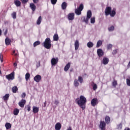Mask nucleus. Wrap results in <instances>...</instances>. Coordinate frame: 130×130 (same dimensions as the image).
<instances>
[{
    "label": "nucleus",
    "instance_id": "nucleus-4",
    "mask_svg": "<svg viewBox=\"0 0 130 130\" xmlns=\"http://www.w3.org/2000/svg\"><path fill=\"white\" fill-rule=\"evenodd\" d=\"M83 10H84V5L81 4L77 9H75V13L79 16L82 14Z\"/></svg>",
    "mask_w": 130,
    "mask_h": 130
},
{
    "label": "nucleus",
    "instance_id": "nucleus-25",
    "mask_svg": "<svg viewBox=\"0 0 130 130\" xmlns=\"http://www.w3.org/2000/svg\"><path fill=\"white\" fill-rule=\"evenodd\" d=\"M39 111V108L37 107H35V106L33 107L32 112H34V113H38Z\"/></svg>",
    "mask_w": 130,
    "mask_h": 130
},
{
    "label": "nucleus",
    "instance_id": "nucleus-55",
    "mask_svg": "<svg viewBox=\"0 0 130 130\" xmlns=\"http://www.w3.org/2000/svg\"><path fill=\"white\" fill-rule=\"evenodd\" d=\"M13 66L15 68H16V67H17V63L16 62H14L13 63Z\"/></svg>",
    "mask_w": 130,
    "mask_h": 130
},
{
    "label": "nucleus",
    "instance_id": "nucleus-16",
    "mask_svg": "<svg viewBox=\"0 0 130 130\" xmlns=\"http://www.w3.org/2000/svg\"><path fill=\"white\" fill-rule=\"evenodd\" d=\"M71 68V62H68L64 68V72H68Z\"/></svg>",
    "mask_w": 130,
    "mask_h": 130
},
{
    "label": "nucleus",
    "instance_id": "nucleus-13",
    "mask_svg": "<svg viewBox=\"0 0 130 130\" xmlns=\"http://www.w3.org/2000/svg\"><path fill=\"white\" fill-rule=\"evenodd\" d=\"M108 62H109V59L106 57H104L102 60L103 64H108Z\"/></svg>",
    "mask_w": 130,
    "mask_h": 130
},
{
    "label": "nucleus",
    "instance_id": "nucleus-2",
    "mask_svg": "<svg viewBox=\"0 0 130 130\" xmlns=\"http://www.w3.org/2000/svg\"><path fill=\"white\" fill-rule=\"evenodd\" d=\"M105 16H110L112 18L114 17L115 15H116V12L115 11V10L111 9V7H107L105 10Z\"/></svg>",
    "mask_w": 130,
    "mask_h": 130
},
{
    "label": "nucleus",
    "instance_id": "nucleus-20",
    "mask_svg": "<svg viewBox=\"0 0 130 130\" xmlns=\"http://www.w3.org/2000/svg\"><path fill=\"white\" fill-rule=\"evenodd\" d=\"M42 22V17L41 16H39L37 20V25H40Z\"/></svg>",
    "mask_w": 130,
    "mask_h": 130
},
{
    "label": "nucleus",
    "instance_id": "nucleus-31",
    "mask_svg": "<svg viewBox=\"0 0 130 130\" xmlns=\"http://www.w3.org/2000/svg\"><path fill=\"white\" fill-rule=\"evenodd\" d=\"M101 45H102V41L99 40L96 43V48H98L99 47H100Z\"/></svg>",
    "mask_w": 130,
    "mask_h": 130
},
{
    "label": "nucleus",
    "instance_id": "nucleus-18",
    "mask_svg": "<svg viewBox=\"0 0 130 130\" xmlns=\"http://www.w3.org/2000/svg\"><path fill=\"white\" fill-rule=\"evenodd\" d=\"M91 86L92 87L93 91H96V90L98 89V86H97V84H96V83H94L93 82L91 83Z\"/></svg>",
    "mask_w": 130,
    "mask_h": 130
},
{
    "label": "nucleus",
    "instance_id": "nucleus-1",
    "mask_svg": "<svg viewBox=\"0 0 130 130\" xmlns=\"http://www.w3.org/2000/svg\"><path fill=\"white\" fill-rule=\"evenodd\" d=\"M76 102L77 103L78 105L82 108V110H84L86 108V103L87 102V99L85 98L83 95H81L80 99H76Z\"/></svg>",
    "mask_w": 130,
    "mask_h": 130
},
{
    "label": "nucleus",
    "instance_id": "nucleus-11",
    "mask_svg": "<svg viewBox=\"0 0 130 130\" xmlns=\"http://www.w3.org/2000/svg\"><path fill=\"white\" fill-rule=\"evenodd\" d=\"M25 104H26V100L22 99L21 100L19 103L18 105L20 106V107H21V108H23L24 106H25Z\"/></svg>",
    "mask_w": 130,
    "mask_h": 130
},
{
    "label": "nucleus",
    "instance_id": "nucleus-48",
    "mask_svg": "<svg viewBox=\"0 0 130 130\" xmlns=\"http://www.w3.org/2000/svg\"><path fill=\"white\" fill-rule=\"evenodd\" d=\"M117 53V49L114 50L112 52V54L114 55L115 54H116Z\"/></svg>",
    "mask_w": 130,
    "mask_h": 130
},
{
    "label": "nucleus",
    "instance_id": "nucleus-60",
    "mask_svg": "<svg viewBox=\"0 0 130 130\" xmlns=\"http://www.w3.org/2000/svg\"><path fill=\"white\" fill-rule=\"evenodd\" d=\"M74 71V69H71L70 72H73Z\"/></svg>",
    "mask_w": 130,
    "mask_h": 130
},
{
    "label": "nucleus",
    "instance_id": "nucleus-35",
    "mask_svg": "<svg viewBox=\"0 0 130 130\" xmlns=\"http://www.w3.org/2000/svg\"><path fill=\"white\" fill-rule=\"evenodd\" d=\"M41 43L40 42V41H36L35 43H34V47H36L37 45H40Z\"/></svg>",
    "mask_w": 130,
    "mask_h": 130
},
{
    "label": "nucleus",
    "instance_id": "nucleus-58",
    "mask_svg": "<svg viewBox=\"0 0 130 130\" xmlns=\"http://www.w3.org/2000/svg\"><path fill=\"white\" fill-rule=\"evenodd\" d=\"M124 130H130V128L128 127H125Z\"/></svg>",
    "mask_w": 130,
    "mask_h": 130
},
{
    "label": "nucleus",
    "instance_id": "nucleus-27",
    "mask_svg": "<svg viewBox=\"0 0 130 130\" xmlns=\"http://www.w3.org/2000/svg\"><path fill=\"white\" fill-rule=\"evenodd\" d=\"M105 121L107 124H109V123H110V117L108 116H106Z\"/></svg>",
    "mask_w": 130,
    "mask_h": 130
},
{
    "label": "nucleus",
    "instance_id": "nucleus-49",
    "mask_svg": "<svg viewBox=\"0 0 130 130\" xmlns=\"http://www.w3.org/2000/svg\"><path fill=\"white\" fill-rule=\"evenodd\" d=\"M26 97V93L25 92L22 93L21 95V98H25Z\"/></svg>",
    "mask_w": 130,
    "mask_h": 130
},
{
    "label": "nucleus",
    "instance_id": "nucleus-36",
    "mask_svg": "<svg viewBox=\"0 0 130 130\" xmlns=\"http://www.w3.org/2000/svg\"><path fill=\"white\" fill-rule=\"evenodd\" d=\"M17 91H18V87L15 86L12 87L13 93H17Z\"/></svg>",
    "mask_w": 130,
    "mask_h": 130
},
{
    "label": "nucleus",
    "instance_id": "nucleus-45",
    "mask_svg": "<svg viewBox=\"0 0 130 130\" xmlns=\"http://www.w3.org/2000/svg\"><path fill=\"white\" fill-rule=\"evenodd\" d=\"M26 108L27 109V110L28 112L30 111V110H31V106H30V105H27Z\"/></svg>",
    "mask_w": 130,
    "mask_h": 130
},
{
    "label": "nucleus",
    "instance_id": "nucleus-14",
    "mask_svg": "<svg viewBox=\"0 0 130 130\" xmlns=\"http://www.w3.org/2000/svg\"><path fill=\"white\" fill-rule=\"evenodd\" d=\"M90 19L89 18H88L87 17H85V16H83L81 18V20L82 21V22H84L86 24H88L89 23V20Z\"/></svg>",
    "mask_w": 130,
    "mask_h": 130
},
{
    "label": "nucleus",
    "instance_id": "nucleus-47",
    "mask_svg": "<svg viewBox=\"0 0 130 130\" xmlns=\"http://www.w3.org/2000/svg\"><path fill=\"white\" fill-rule=\"evenodd\" d=\"M22 4H27L29 0H21Z\"/></svg>",
    "mask_w": 130,
    "mask_h": 130
},
{
    "label": "nucleus",
    "instance_id": "nucleus-7",
    "mask_svg": "<svg viewBox=\"0 0 130 130\" xmlns=\"http://www.w3.org/2000/svg\"><path fill=\"white\" fill-rule=\"evenodd\" d=\"M98 99L97 98H93L91 101V106H96L97 104H98Z\"/></svg>",
    "mask_w": 130,
    "mask_h": 130
},
{
    "label": "nucleus",
    "instance_id": "nucleus-28",
    "mask_svg": "<svg viewBox=\"0 0 130 130\" xmlns=\"http://www.w3.org/2000/svg\"><path fill=\"white\" fill-rule=\"evenodd\" d=\"M74 85L75 87H79L80 83H79L78 79H76L74 80Z\"/></svg>",
    "mask_w": 130,
    "mask_h": 130
},
{
    "label": "nucleus",
    "instance_id": "nucleus-51",
    "mask_svg": "<svg viewBox=\"0 0 130 130\" xmlns=\"http://www.w3.org/2000/svg\"><path fill=\"white\" fill-rule=\"evenodd\" d=\"M122 128V125H121V124H120L118 125V128H120V129H121Z\"/></svg>",
    "mask_w": 130,
    "mask_h": 130
},
{
    "label": "nucleus",
    "instance_id": "nucleus-19",
    "mask_svg": "<svg viewBox=\"0 0 130 130\" xmlns=\"http://www.w3.org/2000/svg\"><path fill=\"white\" fill-rule=\"evenodd\" d=\"M29 7L33 12L36 10V6H35V4L34 3H30L29 4Z\"/></svg>",
    "mask_w": 130,
    "mask_h": 130
},
{
    "label": "nucleus",
    "instance_id": "nucleus-30",
    "mask_svg": "<svg viewBox=\"0 0 130 130\" xmlns=\"http://www.w3.org/2000/svg\"><path fill=\"white\" fill-rule=\"evenodd\" d=\"M59 37L58 35L55 34L53 36V40L54 41H58Z\"/></svg>",
    "mask_w": 130,
    "mask_h": 130
},
{
    "label": "nucleus",
    "instance_id": "nucleus-34",
    "mask_svg": "<svg viewBox=\"0 0 130 130\" xmlns=\"http://www.w3.org/2000/svg\"><path fill=\"white\" fill-rule=\"evenodd\" d=\"M112 86L114 88H116V86H117V81L114 80L112 82Z\"/></svg>",
    "mask_w": 130,
    "mask_h": 130
},
{
    "label": "nucleus",
    "instance_id": "nucleus-56",
    "mask_svg": "<svg viewBox=\"0 0 130 130\" xmlns=\"http://www.w3.org/2000/svg\"><path fill=\"white\" fill-rule=\"evenodd\" d=\"M7 33H8V29L6 30L5 33H4L5 35H7Z\"/></svg>",
    "mask_w": 130,
    "mask_h": 130
},
{
    "label": "nucleus",
    "instance_id": "nucleus-29",
    "mask_svg": "<svg viewBox=\"0 0 130 130\" xmlns=\"http://www.w3.org/2000/svg\"><path fill=\"white\" fill-rule=\"evenodd\" d=\"M67 3L63 2L61 5L62 10H66L67 9Z\"/></svg>",
    "mask_w": 130,
    "mask_h": 130
},
{
    "label": "nucleus",
    "instance_id": "nucleus-32",
    "mask_svg": "<svg viewBox=\"0 0 130 130\" xmlns=\"http://www.w3.org/2000/svg\"><path fill=\"white\" fill-rule=\"evenodd\" d=\"M5 127H6L7 129H10V128L12 127V125L10 123H6L5 124Z\"/></svg>",
    "mask_w": 130,
    "mask_h": 130
},
{
    "label": "nucleus",
    "instance_id": "nucleus-38",
    "mask_svg": "<svg viewBox=\"0 0 130 130\" xmlns=\"http://www.w3.org/2000/svg\"><path fill=\"white\" fill-rule=\"evenodd\" d=\"M83 77H82V76H79L78 77V82H79V83H80V84H82L83 82Z\"/></svg>",
    "mask_w": 130,
    "mask_h": 130
},
{
    "label": "nucleus",
    "instance_id": "nucleus-59",
    "mask_svg": "<svg viewBox=\"0 0 130 130\" xmlns=\"http://www.w3.org/2000/svg\"><path fill=\"white\" fill-rule=\"evenodd\" d=\"M2 35V29H0V36Z\"/></svg>",
    "mask_w": 130,
    "mask_h": 130
},
{
    "label": "nucleus",
    "instance_id": "nucleus-21",
    "mask_svg": "<svg viewBox=\"0 0 130 130\" xmlns=\"http://www.w3.org/2000/svg\"><path fill=\"white\" fill-rule=\"evenodd\" d=\"M9 98H10V94L7 93L3 96V99L4 101H7V100H9Z\"/></svg>",
    "mask_w": 130,
    "mask_h": 130
},
{
    "label": "nucleus",
    "instance_id": "nucleus-17",
    "mask_svg": "<svg viewBox=\"0 0 130 130\" xmlns=\"http://www.w3.org/2000/svg\"><path fill=\"white\" fill-rule=\"evenodd\" d=\"M74 45H75V50H78V49H79V46H80V44L79 43V40H76L75 41Z\"/></svg>",
    "mask_w": 130,
    "mask_h": 130
},
{
    "label": "nucleus",
    "instance_id": "nucleus-33",
    "mask_svg": "<svg viewBox=\"0 0 130 130\" xmlns=\"http://www.w3.org/2000/svg\"><path fill=\"white\" fill-rule=\"evenodd\" d=\"M87 46L89 47V48H91L94 46V44L92 42H89L87 44Z\"/></svg>",
    "mask_w": 130,
    "mask_h": 130
},
{
    "label": "nucleus",
    "instance_id": "nucleus-24",
    "mask_svg": "<svg viewBox=\"0 0 130 130\" xmlns=\"http://www.w3.org/2000/svg\"><path fill=\"white\" fill-rule=\"evenodd\" d=\"M14 4L16 7H20L21 6V1L19 0H15Z\"/></svg>",
    "mask_w": 130,
    "mask_h": 130
},
{
    "label": "nucleus",
    "instance_id": "nucleus-46",
    "mask_svg": "<svg viewBox=\"0 0 130 130\" xmlns=\"http://www.w3.org/2000/svg\"><path fill=\"white\" fill-rule=\"evenodd\" d=\"M57 2V0H51V4L52 5H55Z\"/></svg>",
    "mask_w": 130,
    "mask_h": 130
},
{
    "label": "nucleus",
    "instance_id": "nucleus-44",
    "mask_svg": "<svg viewBox=\"0 0 130 130\" xmlns=\"http://www.w3.org/2000/svg\"><path fill=\"white\" fill-rule=\"evenodd\" d=\"M126 84L127 86H128L130 87V79H126Z\"/></svg>",
    "mask_w": 130,
    "mask_h": 130
},
{
    "label": "nucleus",
    "instance_id": "nucleus-6",
    "mask_svg": "<svg viewBox=\"0 0 130 130\" xmlns=\"http://www.w3.org/2000/svg\"><path fill=\"white\" fill-rule=\"evenodd\" d=\"M99 127L101 130H105V127H106V123L104 121H101L100 122Z\"/></svg>",
    "mask_w": 130,
    "mask_h": 130
},
{
    "label": "nucleus",
    "instance_id": "nucleus-37",
    "mask_svg": "<svg viewBox=\"0 0 130 130\" xmlns=\"http://www.w3.org/2000/svg\"><path fill=\"white\" fill-rule=\"evenodd\" d=\"M30 79V73H27L25 74V80L26 81H28Z\"/></svg>",
    "mask_w": 130,
    "mask_h": 130
},
{
    "label": "nucleus",
    "instance_id": "nucleus-5",
    "mask_svg": "<svg viewBox=\"0 0 130 130\" xmlns=\"http://www.w3.org/2000/svg\"><path fill=\"white\" fill-rule=\"evenodd\" d=\"M6 78L7 80H9V81H10V80L13 81V80L15 79V72H13L11 74L6 75Z\"/></svg>",
    "mask_w": 130,
    "mask_h": 130
},
{
    "label": "nucleus",
    "instance_id": "nucleus-26",
    "mask_svg": "<svg viewBox=\"0 0 130 130\" xmlns=\"http://www.w3.org/2000/svg\"><path fill=\"white\" fill-rule=\"evenodd\" d=\"M19 112H20V110H19V109L15 108L13 110L14 115H18L19 114Z\"/></svg>",
    "mask_w": 130,
    "mask_h": 130
},
{
    "label": "nucleus",
    "instance_id": "nucleus-50",
    "mask_svg": "<svg viewBox=\"0 0 130 130\" xmlns=\"http://www.w3.org/2000/svg\"><path fill=\"white\" fill-rule=\"evenodd\" d=\"M13 54H14L15 56H18V53H16V51L14 50L13 51Z\"/></svg>",
    "mask_w": 130,
    "mask_h": 130
},
{
    "label": "nucleus",
    "instance_id": "nucleus-3",
    "mask_svg": "<svg viewBox=\"0 0 130 130\" xmlns=\"http://www.w3.org/2000/svg\"><path fill=\"white\" fill-rule=\"evenodd\" d=\"M43 45L46 49H50V48H51V40L50 38H46L43 43Z\"/></svg>",
    "mask_w": 130,
    "mask_h": 130
},
{
    "label": "nucleus",
    "instance_id": "nucleus-42",
    "mask_svg": "<svg viewBox=\"0 0 130 130\" xmlns=\"http://www.w3.org/2000/svg\"><path fill=\"white\" fill-rule=\"evenodd\" d=\"M90 22L91 24L95 23V17H92L90 19Z\"/></svg>",
    "mask_w": 130,
    "mask_h": 130
},
{
    "label": "nucleus",
    "instance_id": "nucleus-8",
    "mask_svg": "<svg viewBox=\"0 0 130 130\" xmlns=\"http://www.w3.org/2000/svg\"><path fill=\"white\" fill-rule=\"evenodd\" d=\"M58 62V58H53L51 59V63L52 66H55Z\"/></svg>",
    "mask_w": 130,
    "mask_h": 130
},
{
    "label": "nucleus",
    "instance_id": "nucleus-15",
    "mask_svg": "<svg viewBox=\"0 0 130 130\" xmlns=\"http://www.w3.org/2000/svg\"><path fill=\"white\" fill-rule=\"evenodd\" d=\"M60 128H61V124L59 122L56 123V124L55 125V129L60 130Z\"/></svg>",
    "mask_w": 130,
    "mask_h": 130
},
{
    "label": "nucleus",
    "instance_id": "nucleus-52",
    "mask_svg": "<svg viewBox=\"0 0 130 130\" xmlns=\"http://www.w3.org/2000/svg\"><path fill=\"white\" fill-rule=\"evenodd\" d=\"M59 103V102L57 100H55L54 102V104H55L56 105H58Z\"/></svg>",
    "mask_w": 130,
    "mask_h": 130
},
{
    "label": "nucleus",
    "instance_id": "nucleus-23",
    "mask_svg": "<svg viewBox=\"0 0 130 130\" xmlns=\"http://www.w3.org/2000/svg\"><path fill=\"white\" fill-rule=\"evenodd\" d=\"M11 39H10L9 38H6L5 39V44L6 45L8 46L9 44H11Z\"/></svg>",
    "mask_w": 130,
    "mask_h": 130
},
{
    "label": "nucleus",
    "instance_id": "nucleus-9",
    "mask_svg": "<svg viewBox=\"0 0 130 130\" xmlns=\"http://www.w3.org/2000/svg\"><path fill=\"white\" fill-rule=\"evenodd\" d=\"M68 19L69 21H73L75 19V13H69L68 15Z\"/></svg>",
    "mask_w": 130,
    "mask_h": 130
},
{
    "label": "nucleus",
    "instance_id": "nucleus-40",
    "mask_svg": "<svg viewBox=\"0 0 130 130\" xmlns=\"http://www.w3.org/2000/svg\"><path fill=\"white\" fill-rule=\"evenodd\" d=\"M112 48V45L111 44H109L107 46V50H109V49H111Z\"/></svg>",
    "mask_w": 130,
    "mask_h": 130
},
{
    "label": "nucleus",
    "instance_id": "nucleus-61",
    "mask_svg": "<svg viewBox=\"0 0 130 130\" xmlns=\"http://www.w3.org/2000/svg\"><path fill=\"white\" fill-rule=\"evenodd\" d=\"M0 75H2V71L0 70Z\"/></svg>",
    "mask_w": 130,
    "mask_h": 130
},
{
    "label": "nucleus",
    "instance_id": "nucleus-53",
    "mask_svg": "<svg viewBox=\"0 0 130 130\" xmlns=\"http://www.w3.org/2000/svg\"><path fill=\"white\" fill-rule=\"evenodd\" d=\"M33 2L34 4H37V3H38V0H33Z\"/></svg>",
    "mask_w": 130,
    "mask_h": 130
},
{
    "label": "nucleus",
    "instance_id": "nucleus-22",
    "mask_svg": "<svg viewBox=\"0 0 130 130\" xmlns=\"http://www.w3.org/2000/svg\"><path fill=\"white\" fill-rule=\"evenodd\" d=\"M88 19H91V17H92V11L91 10H88L87 12V16Z\"/></svg>",
    "mask_w": 130,
    "mask_h": 130
},
{
    "label": "nucleus",
    "instance_id": "nucleus-54",
    "mask_svg": "<svg viewBox=\"0 0 130 130\" xmlns=\"http://www.w3.org/2000/svg\"><path fill=\"white\" fill-rule=\"evenodd\" d=\"M46 104H47V102L46 101H45L44 104V107H46Z\"/></svg>",
    "mask_w": 130,
    "mask_h": 130
},
{
    "label": "nucleus",
    "instance_id": "nucleus-10",
    "mask_svg": "<svg viewBox=\"0 0 130 130\" xmlns=\"http://www.w3.org/2000/svg\"><path fill=\"white\" fill-rule=\"evenodd\" d=\"M97 53L99 57H102L104 55V52L102 49H98L97 50Z\"/></svg>",
    "mask_w": 130,
    "mask_h": 130
},
{
    "label": "nucleus",
    "instance_id": "nucleus-43",
    "mask_svg": "<svg viewBox=\"0 0 130 130\" xmlns=\"http://www.w3.org/2000/svg\"><path fill=\"white\" fill-rule=\"evenodd\" d=\"M0 60L1 62H3V61H4V56H3V54H2V53H0Z\"/></svg>",
    "mask_w": 130,
    "mask_h": 130
},
{
    "label": "nucleus",
    "instance_id": "nucleus-12",
    "mask_svg": "<svg viewBox=\"0 0 130 130\" xmlns=\"http://www.w3.org/2000/svg\"><path fill=\"white\" fill-rule=\"evenodd\" d=\"M41 79H42L41 76L39 75H37L36 76H35L34 80L37 83H39V82L41 81Z\"/></svg>",
    "mask_w": 130,
    "mask_h": 130
},
{
    "label": "nucleus",
    "instance_id": "nucleus-41",
    "mask_svg": "<svg viewBox=\"0 0 130 130\" xmlns=\"http://www.w3.org/2000/svg\"><path fill=\"white\" fill-rule=\"evenodd\" d=\"M109 31H113L114 30V26L113 25L111 26L108 28Z\"/></svg>",
    "mask_w": 130,
    "mask_h": 130
},
{
    "label": "nucleus",
    "instance_id": "nucleus-39",
    "mask_svg": "<svg viewBox=\"0 0 130 130\" xmlns=\"http://www.w3.org/2000/svg\"><path fill=\"white\" fill-rule=\"evenodd\" d=\"M11 16H12V18H13V19H16L17 18V13L14 12L11 14Z\"/></svg>",
    "mask_w": 130,
    "mask_h": 130
},
{
    "label": "nucleus",
    "instance_id": "nucleus-57",
    "mask_svg": "<svg viewBox=\"0 0 130 130\" xmlns=\"http://www.w3.org/2000/svg\"><path fill=\"white\" fill-rule=\"evenodd\" d=\"M129 67H130V61H129V62H128V63L127 64V68H129Z\"/></svg>",
    "mask_w": 130,
    "mask_h": 130
}]
</instances>
